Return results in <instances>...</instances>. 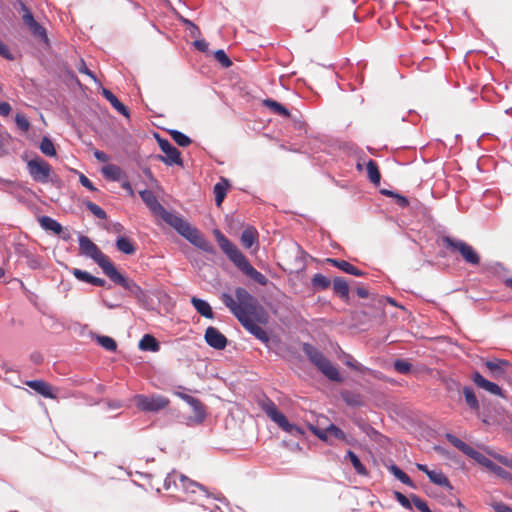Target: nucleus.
<instances>
[{"label": "nucleus", "mask_w": 512, "mask_h": 512, "mask_svg": "<svg viewBox=\"0 0 512 512\" xmlns=\"http://www.w3.org/2000/svg\"><path fill=\"white\" fill-rule=\"evenodd\" d=\"M341 398L349 406H360V405H362L361 396L359 394L353 393V392H351L349 390L341 391Z\"/></svg>", "instance_id": "58836bf2"}, {"label": "nucleus", "mask_w": 512, "mask_h": 512, "mask_svg": "<svg viewBox=\"0 0 512 512\" xmlns=\"http://www.w3.org/2000/svg\"><path fill=\"white\" fill-rule=\"evenodd\" d=\"M310 429L313 432V434L316 435L319 439H321L323 441H327L328 440L327 428L326 429H321V428H318V427H315V426H310Z\"/></svg>", "instance_id": "bf43d9fd"}, {"label": "nucleus", "mask_w": 512, "mask_h": 512, "mask_svg": "<svg viewBox=\"0 0 512 512\" xmlns=\"http://www.w3.org/2000/svg\"><path fill=\"white\" fill-rule=\"evenodd\" d=\"M346 458H348L350 460V462L353 465V467H354L355 471L357 472V474L362 475V476H367L368 475L367 469L361 463L359 457L353 451L349 450L347 452Z\"/></svg>", "instance_id": "e433bc0d"}, {"label": "nucleus", "mask_w": 512, "mask_h": 512, "mask_svg": "<svg viewBox=\"0 0 512 512\" xmlns=\"http://www.w3.org/2000/svg\"><path fill=\"white\" fill-rule=\"evenodd\" d=\"M102 95L105 97L107 101L112 105V107L121 115L128 117L129 110L128 108L118 100V98L108 89H102Z\"/></svg>", "instance_id": "4be33fe9"}, {"label": "nucleus", "mask_w": 512, "mask_h": 512, "mask_svg": "<svg viewBox=\"0 0 512 512\" xmlns=\"http://www.w3.org/2000/svg\"><path fill=\"white\" fill-rule=\"evenodd\" d=\"M156 139L160 149L165 153V156L158 155L157 158L167 165H183L180 151L174 147L167 139L159 137L156 134Z\"/></svg>", "instance_id": "9b49d317"}, {"label": "nucleus", "mask_w": 512, "mask_h": 512, "mask_svg": "<svg viewBox=\"0 0 512 512\" xmlns=\"http://www.w3.org/2000/svg\"><path fill=\"white\" fill-rule=\"evenodd\" d=\"M260 407L265 412L267 417H269L273 422H275L283 431L290 433L294 436L304 434L303 430L300 427L289 423L286 416L278 410L275 403L269 398L263 400L260 403Z\"/></svg>", "instance_id": "39448f33"}, {"label": "nucleus", "mask_w": 512, "mask_h": 512, "mask_svg": "<svg viewBox=\"0 0 512 512\" xmlns=\"http://www.w3.org/2000/svg\"><path fill=\"white\" fill-rule=\"evenodd\" d=\"M136 407L145 412H157L169 405V399L163 396L136 395L134 397Z\"/></svg>", "instance_id": "9d476101"}, {"label": "nucleus", "mask_w": 512, "mask_h": 512, "mask_svg": "<svg viewBox=\"0 0 512 512\" xmlns=\"http://www.w3.org/2000/svg\"><path fill=\"white\" fill-rule=\"evenodd\" d=\"M79 181L87 189H89L91 191H95L96 190V188L94 187L93 183L84 174H80Z\"/></svg>", "instance_id": "69168bd1"}, {"label": "nucleus", "mask_w": 512, "mask_h": 512, "mask_svg": "<svg viewBox=\"0 0 512 512\" xmlns=\"http://www.w3.org/2000/svg\"><path fill=\"white\" fill-rule=\"evenodd\" d=\"M176 395L178 397H180L182 400H184L187 404H196V405H199V399L193 397V396H190L188 394H185V393H180V392H177Z\"/></svg>", "instance_id": "0e129e2a"}, {"label": "nucleus", "mask_w": 512, "mask_h": 512, "mask_svg": "<svg viewBox=\"0 0 512 512\" xmlns=\"http://www.w3.org/2000/svg\"><path fill=\"white\" fill-rule=\"evenodd\" d=\"M443 242L452 253L458 252L466 263L471 265H478L480 263L479 254L468 243L450 236H445Z\"/></svg>", "instance_id": "0eeeda50"}, {"label": "nucleus", "mask_w": 512, "mask_h": 512, "mask_svg": "<svg viewBox=\"0 0 512 512\" xmlns=\"http://www.w3.org/2000/svg\"><path fill=\"white\" fill-rule=\"evenodd\" d=\"M410 498H411V501L414 504V506L421 512H432L430 510V508L428 507L427 503L424 500H422L420 497H418L417 495L412 494L410 496Z\"/></svg>", "instance_id": "09e8293b"}, {"label": "nucleus", "mask_w": 512, "mask_h": 512, "mask_svg": "<svg viewBox=\"0 0 512 512\" xmlns=\"http://www.w3.org/2000/svg\"><path fill=\"white\" fill-rule=\"evenodd\" d=\"M358 426L368 437L373 440L378 441L379 438L382 437V435L376 429L367 423L359 422Z\"/></svg>", "instance_id": "c03bdc74"}, {"label": "nucleus", "mask_w": 512, "mask_h": 512, "mask_svg": "<svg viewBox=\"0 0 512 512\" xmlns=\"http://www.w3.org/2000/svg\"><path fill=\"white\" fill-rule=\"evenodd\" d=\"M179 481L181 488L187 496V501L193 503L204 498H209L210 495L203 485L189 479L184 475H179Z\"/></svg>", "instance_id": "1a4fd4ad"}, {"label": "nucleus", "mask_w": 512, "mask_h": 512, "mask_svg": "<svg viewBox=\"0 0 512 512\" xmlns=\"http://www.w3.org/2000/svg\"><path fill=\"white\" fill-rule=\"evenodd\" d=\"M303 351L309 360L329 379L335 382H342L338 369L330 362L325 355L311 344L305 343Z\"/></svg>", "instance_id": "20e7f679"}, {"label": "nucleus", "mask_w": 512, "mask_h": 512, "mask_svg": "<svg viewBox=\"0 0 512 512\" xmlns=\"http://www.w3.org/2000/svg\"><path fill=\"white\" fill-rule=\"evenodd\" d=\"M26 385L45 398L57 399V394L54 392L55 389L53 386L43 380L27 381Z\"/></svg>", "instance_id": "dca6fc26"}, {"label": "nucleus", "mask_w": 512, "mask_h": 512, "mask_svg": "<svg viewBox=\"0 0 512 512\" xmlns=\"http://www.w3.org/2000/svg\"><path fill=\"white\" fill-rule=\"evenodd\" d=\"M428 478L438 486L452 488L449 479L441 471L432 470L428 473Z\"/></svg>", "instance_id": "f704fd0d"}, {"label": "nucleus", "mask_w": 512, "mask_h": 512, "mask_svg": "<svg viewBox=\"0 0 512 512\" xmlns=\"http://www.w3.org/2000/svg\"><path fill=\"white\" fill-rule=\"evenodd\" d=\"M139 195L155 215H159L161 212H164V207L160 204L157 197L151 190H142L139 192Z\"/></svg>", "instance_id": "a211bd4d"}, {"label": "nucleus", "mask_w": 512, "mask_h": 512, "mask_svg": "<svg viewBox=\"0 0 512 512\" xmlns=\"http://www.w3.org/2000/svg\"><path fill=\"white\" fill-rule=\"evenodd\" d=\"M96 340H97V343L99 345H101L104 349H106L107 351L113 352V351H116V349H117L116 341L109 336H97Z\"/></svg>", "instance_id": "37998d69"}, {"label": "nucleus", "mask_w": 512, "mask_h": 512, "mask_svg": "<svg viewBox=\"0 0 512 512\" xmlns=\"http://www.w3.org/2000/svg\"><path fill=\"white\" fill-rule=\"evenodd\" d=\"M72 274L79 281L86 282V283L92 284L97 287H103L106 283V281L104 279L95 277V276L91 275L90 273H88L87 271H83L78 268H74L72 270Z\"/></svg>", "instance_id": "412c9836"}, {"label": "nucleus", "mask_w": 512, "mask_h": 512, "mask_svg": "<svg viewBox=\"0 0 512 512\" xmlns=\"http://www.w3.org/2000/svg\"><path fill=\"white\" fill-rule=\"evenodd\" d=\"M11 112V106L8 102H0V115L8 116Z\"/></svg>", "instance_id": "338daca9"}, {"label": "nucleus", "mask_w": 512, "mask_h": 512, "mask_svg": "<svg viewBox=\"0 0 512 512\" xmlns=\"http://www.w3.org/2000/svg\"><path fill=\"white\" fill-rule=\"evenodd\" d=\"M258 239V232L253 227H247L241 234V243L246 249L251 248Z\"/></svg>", "instance_id": "c756f323"}, {"label": "nucleus", "mask_w": 512, "mask_h": 512, "mask_svg": "<svg viewBox=\"0 0 512 512\" xmlns=\"http://www.w3.org/2000/svg\"><path fill=\"white\" fill-rule=\"evenodd\" d=\"M190 406L193 409L197 420L203 421L206 416V413H205L204 405L201 403V401L199 400V405L190 404Z\"/></svg>", "instance_id": "5fc2aeb1"}, {"label": "nucleus", "mask_w": 512, "mask_h": 512, "mask_svg": "<svg viewBox=\"0 0 512 512\" xmlns=\"http://www.w3.org/2000/svg\"><path fill=\"white\" fill-rule=\"evenodd\" d=\"M102 173L105 177L118 181L122 176V169L114 164H108L102 168Z\"/></svg>", "instance_id": "c9c22d12"}, {"label": "nucleus", "mask_w": 512, "mask_h": 512, "mask_svg": "<svg viewBox=\"0 0 512 512\" xmlns=\"http://www.w3.org/2000/svg\"><path fill=\"white\" fill-rule=\"evenodd\" d=\"M472 459L475 460L480 465L486 467L489 471H491L497 477H499L505 481H508V482L512 481V474L510 472H508L501 466L495 464L493 461L488 459L482 453L477 451Z\"/></svg>", "instance_id": "ddd939ff"}, {"label": "nucleus", "mask_w": 512, "mask_h": 512, "mask_svg": "<svg viewBox=\"0 0 512 512\" xmlns=\"http://www.w3.org/2000/svg\"><path fill=\"white\" fill-rule=\"evenodd\" d=\"M491 506L495 512H512V508L501 501L493 502Z\"/></svg>", "instance_id": "052dcab7"}, {"label": "nucleus", "mask_w": 512, "mask_h": 512, "mask_svg": "<svg viewBox=\"0 0 512 512\" xmlns=\"http://www.w3.org/2000/svg\"><path fill=\"white\" fill-rule=\"evenodd\" d=\"M446 438L454 447H456L458 450H460L470 458H473L475 453L477 452L473 447L469 446L468 444H466L464 441L454 436L453 434H446Z\"/></svg>", "instance_id": "b1692460"}, {"label": "nucleus", "mask_w": 512, "mask_h": 512, "mask_svg": "<svg viewBox=\"0 0 512 512\" xmlns=\"http://www.w3.org/2000/svg\"><path fill=\"white\" fill-rule=\"evenodd\" d=\"M27 169L32 179L39 183H47L52 174L51 165L45 160L36 157L27 162Z\"/></svg>", "instance_id": "6e6552de"}, {"label": "nucleus", "mask_w": 512, "mask_h": 512, "mask_svg": "<svg viewBox=\"0 0 512 512\" xmlns=\"http://www.w3.org/2000/svg\"><path fill=\"white\" fill-rule=\"evenodd\" d=\"M39 149L44 155L49 156V157H54L57 154L53 142L51 141L50 138H48L46 136L42 138L40 145H39Z\"/></svg>", "instance_id": "ea45409f"}, {"label": "nucleus", "mask_w": 512, "mask_h": 512, "mask_svg": "<svg viewBox=\"0 0 512 512\" xmlns=\"http://www.w3.org/2000/svg\"><path fill=\"white\" fill-rule=\"evenodd\" d=\"M214 57L224 68H229L232 65V61L224 50H217L214 53Z\"/></svg>", "instance_id": "49530a36"}, {"label": "nucleus", "mask_w": 512, "mask_h": 512, "mask_svg": "<svg viewBox=\"0 0 512 512\" xmlns=\"http://www.w3.org/2000/svg\"><path fill=\"white\" fill-rule=\"evenodd\" d=\"M472 380L477 387L493 395L503 396L502 389L496 383L484 378L479 372L476 371L472 374Z\"/></svg>", "instance_id": "f3484780"}, {"label": "nucleus", "mask_w": 512, "mask_h": 512, "mask_svg": "<svg viewBox=\"0 0 512 512\" xmlns=\"http://www.w3.org/2000/svg\"><path fill=\"white\" fill-rule=\"evenodd\" d=\"M204 339L210 347L216 350H223L228 343L226 336L212 326L205 330Z\"/></svg>", "instance_id": "4468645a"}, {"label": "nucleus", "mask_w": 512, "mask_h": 512, "mask_svg": "<svg viewBox=\"0 0 512 512\" xmlns=\"http://www.w3.org/2000/svg\"><path fill=\"white\" fill-rule=\"evenodd\" d=\"M15 122L19 129H21L24 132H27L30 129V122L23 114H16Z\"/></svg>", "instance_id": "603ef678"}, {"label": "nucleus", "mask_w": 512, "mask_h": 512, "mask_svg": "<svg viewBox=\"0 0 512 512\" xmlns=\"http://www.w3.org/2000/svg\"><path fill=\"white\" fill-rule=\"evenodd\" d=\"M235 298L236 300L231 294L226 292L220 295L222 303L230 310L241 325L263 344L268 345L270 342L268 333L251 318V316H257L258 321L266 320H262L259 317L258 311L263 312V309L259 306L257 299L242 287L235 289Z\"/></svg>", "instance_id": "f257e3e1"}, {"label": "nucleus", "mask_w": 512, "mask_h": 512, "mask_svg": "<svg viewBox=\"0 0 512 512\" xmlns=\"http://www.w3.org/2000/svg\"><path fill=\"white\" fill-rule=\"evenodd\" d=\"M191 303L195 310L203 317L212 319L214 317L212 308L208 302L197 297L191 298Z\"/></svg>", "instance_id": "393cba45"}, {"label": "nucleus", "mask_w": 512, "mask_h": 512, "mask_svg": "<svg viewBox=\"0 0 512 512\" xmlns=\"http://www.w3.org/2000/svg\"><path fill=\"white\" fill-rule=\"evenodd\" d=\"M489 375L494 380L505 379L507 376V368L510 366L508 361L501 359L489 360L484 363Z\"/></svg>", "instance_id": "2eb2a0df"}, {"label": "nucleus", "mask_w": 512, "mask_h": 512, "mask_svg": "<svg viewBox=\"0 0 512 512\" xmlns=\"http://www.w3.org/2000/svg\"><path fill=\"white\" fill-rule=\"evenodd\" d=\"M333 289L342 299L348 300L349 296V285L347 281L342 277H335L333 279Z\"/></svg>", "instance_id": "7c9ffc66"}, {"label": "nucleus", "mask_w": 512, "mask_h": 512, "mask_svg": "<svg viewBox=\"0 0 512 512\" xmlns=\"http://www.w3.org/2000/svg\"><path fill=\"white\" fill-rule=\"evenodd\" d=\"M311 282L315 288H318L321 290H325V289L329 288L331 285L330 279L320 273L315 274L313 276Z\"/></svg>", "instance_id": "a19ab883"}, {"label": "nucleus", "mask_w": 512, "mask_h": 512, "mask_svg": "<svg viewBox=\"0 0 512 512\" xmlns=\"http://www.w3.org/2000/svg\"><path fill=\"white\" fill-rule=\"evenodd\" d=\"M18 4H19V12L22 15L23 23H26L28 21H32L34 16H33L32 12L30 11V9L27 7V5L24 2L20 1V0L18 1Z\"/></svg>", "instance_id": "de8ad7c7"}, {"label": "nucleus", "mask_w": 512, "mask_h": 512, "mask_svg": "<svg viewBox=\"0 0 512 512\" xmlns=\"http://www.w3.org/2000/svg\"><path fill=\"white\" fill-rule=\"evenodd\" d=\"M194 46L201 52H206L208 50V43L205 40H196L194 42Z\"/></svg>", "instance_id": "774afa93"}, {"label": "nucleus", "mask_w": 512, "mask_h": 512, "mask_svg": "<svg viewBox=\"0 0 512 512\" xmlns=\"http://www.w3.org/2000/svg\"><path fill=\"white\" fill-rule=\"evenodd\" d=\"M0 56L10 61L14 60V55L11 53L8 45L2 41H0Z\"/></svg>", "instance_id": "13d9d810"}, {"label": "nucleus", "mask_w": 512, "mask_h": 512, "mask_svg": "<svg viewBox=\"0 0 512 512\" xmlns=\"http://www.w3.org/2000/svg\"><path fill=\"white\" fill-rule=\"evenodd\" d=\"M446 438L454 447H456L458 450H460L470 458H473L475 453L477 452L473 447L469 446L468 444H466L464 441L454 436L453 434H446Z\"/></svg>", "instance_id": "5701e85b"}, {"label": "nucleus", "mask_w": 512, "mask_h": 512, "mask_svg": "<svg viewBox=\"0 0 512 512\" xmlns=\"http://www.w3.org/2000/svg\"><path fill=\"white\" fill-rule=\"evenodd\" d=\"M138 347L142 351L158 352L160 344L154 336L145 334L139 341Z\"/></svg>", "instance_id": "cd10ccee"}, {"label": "nucleus", "mask_w": 512, "mask_h": 512, "mask_svg": "<svg viewBox=\"0 0 512 512\" xmlns=\"http://www.w3.org/2000/svg\"><path fill=\"white\" fill-rule=\"evenodd\" d=\"M106 275L110 278L111 281L129 291L135 297H140L143 295L142 288L134 280L128 279L120 272H118L115 266L107 271Z\"/></svg>", "instance_id": "f8f14e48"}, {"label": "nucleus", "mask_w": 512, "mask_h": 512, "mask_svg": "<svg viewBox=\"0 0 512 512\" xmlns=\"http://www.w3.org/2000/svg\"><path fill=\"white\" fill-rule=\"evenodd\" d=\"M388 470L403 484H406L410 487L414 486L411 478L405 472H403L397 465L391 464L390 466H388Z\"/></svg>", "instance_id": "4c0bfd02"}, {"label": "nucleus", "mask_w": 512, "mask_h": 512, "mask_svg": "<svg viewBox=\"0 0 512 512\" xmlns=\"http://www.w3.org/2000/svg\"><path fill=\"white\" fill-rule=\"evenodd\" d=\"M24 24L27 26V28L29 29L31 34L36 39H38L39 41H41L42 43H44L46 45L49 44V38L47 36V31L44 26H42L40 23H38L34 18L32 19V21H28Z\"/></svg>", "instance_id": "aec40b11"}, {"label": "nucleus", "mask_w": 512, "mask_h": 512, "mask_svg": "<svg viewBox=\"0 0 512 512\" xmlns=\"http://www.w3.org/2000/svg\"><path fill=\"white\" fill-rule=\"evenodd\" d=\"M368 179L375 185L380 183L381 175L377 163L369 160L366 165Z\"/></svg>", "instance_id": "72a5a7b5"}, {"label": "nucleus", "mask_w": 512, "mask_h": 512, "mask_svg": "<svg viewBox=\"0 0 512 512\" xmlns=\"http://www.w3.org/2000/svg\"><path fill=\"white\" fill-rule=\"evenodd\" d=\"M326 261L330 263L332 266L340 269L341 271L351 274L353 276H363L364 272L358 269L356 266L352 265L346 260H340V259H333V258H327Z\"/></svg>", "instance_id": "6ab92c4d"}, {"label": "nucleus", "mask_w": 512, "mask_h": 512, "mask_svg": "<svg viewBox=\"0 0 512 512\" xmlns=\"http://www.w3.org/2000/svg\"><path fill=\"white\" fill-rule=\"evenodd\" d=\"M263 104L265 107L269 108L273 113L283 116V117H290L289 110L284 107L281 103L273 100V99H265L263 101Z\"/></svg>", "instance_id": "2f4dec72"}, {"label": "nucleus", "mask_w": 512, "mask_h": 512, "mask_svg": "<svg viewBox=\"0 0 512 512\" xmlns=\"http://www.w3.org/2000/svg\"><path fill=\"white\" fill-rule=\"evenodd\" d=\"M495 460H497L499 463H501L502 465L512 469V458H508L507 456H504V455H501V454H497V453H493V452H488Z\"/></svg>", "instance_id": "6e6d98bb"}, {"label": "nucleus", "mask_w": 512, "mask_h": 512, "mask_svg": "<svg viewBox=\"0 0 512 512\" xmlns=\"http://www.w3.org/2000/svg\"><path fill=\"white\" fill-rule=\"evenodd\" d=\"M77 70L79 73L85 74V75L89 76L91 79H93L94 81H97L96 76L90 69H88V67L83 59H80L79 64L77 66Z\"/></svg>", "instance_id": "4d7b16f0"}, {"label": "nucleus", "mask_w": 512, "mask_h": 512, "mask_svg": "<svg viewBox=\"0 0 512 512\" xmlns=\"http://www.w3.org/2000/svg\"><path fill=\"white\" fill-rule=\"evenodd\" d=\"M229 187L230 184L226 178H221V180L214 185L213 191L215 194V202L217 206H220L224 201Z\"/></svg>", "instance_id": "bb28decb"}, {"label": "nucleus", "mask_w": 512, "mask_h": 512, "mask_svg": "<svg viewBox=\"0 0 512 512\" xmlns=\"http://www.w3.org/2000/svg\"><path fill=\"white\" fill-rule=\"evenodd\" d=\"M170 136L172 139L181 147H187L191 144V139L185 135L184 133L177 131V130H171Z\"/></svg>", "instance_id": "79ce46f5"}, {"label": "nucleus", "mask_w": 512, "mask_h": 512, "mask_svg": "<svg viewBox=\"0 0 512 512\" xmlns=\"http://www.w3.org/2000/svg\"><path fill=\"white\" fill-rule=\"evenodd\" d=\"M462 393L464 396V400L467 406L475 413H478L480 410V404L474 392V389L470 386H464L462 388Z\"/></svg>", "instance_id": "a878e982"}, {"label": "nucleus", "mask_w": 512, "mask_h": 512, "mask_svg": "<svg viewBox=\"0 0 512 512\" xmlns=\"http://www.w3.org/2000/svg\"><path fill=\"white\" fill-rule=\"evenodd\" d=\"M395 499L399 502L401 506H403L406 509H412V501L408 497H406L404 494H402L399 491L394 492Z\"/></svg>", "instance_id": "864d4df0"}, {"label": "nucleus", "mask_w": 512, "mask_h": 512, "mask_svg": "<svg viewBox=\"0 0 512 512\" xmlns=\"http://www.w3.org/2000/svg\"><path fill=\"white\" fill-rule=\"evenodd\" d=\"M39 223L42 228L45 230H50L54 232L55 234H60L62 232V226L59 222L54 220L53 218L49 216H42L39 218Z\"/></svg>", "instance_id": "473e14b6"}, {"label": "nucleus", "mask_w": 512, "mask_h": 512, "mask_svg": "<svg viewBox=\"0 0 512 512\" xmlns=\"http://www.w3.org/2000/svg\"><path fill=\"white\" fill-rule=\"evenodd\" d=\"M158 216H160L163 221L173 227L182 237L197 248L205 251L206 253H215L213 245L201 234V232L197 228L191 226L179 215L169 212L164 208V212H161Z\"/></svg>", "instance_id": "7ed1b4c3"}, {"label": "nucleus", "mask_w": 512, "mask_h": 512, "mask_svg": "<svg viewBox=\"0 0 512 512\" xmlns=\"http://www.w3.org/2000/svg\"><path fill=\"white\" fill-rule=\"evenodd\" d=\"M116 248L119 252L124 253L126 255H132L136 252L135 243L124 236H120L116 240Z\"/></svg>", "instance_id": "c85d7f7f"}, {"label": "nucleus", "mask_w": 512, "mask_h": 512, "mask_svg": "<svg viewBox=\"0 0 512 512\" xmlns=\"http://www.w3.org/2000/svg\"><path fill=\"white\" fill-rule=\"evenodd\" d=\"M215 238L226 256L248 277L260 285H267L268 279L257 271L248 261L246 256L219 230L214 231Z\"/></svg>", "instance_id": "f03ea898"}, {"label": "nucleus", "mask_w": 512, "mask_h": 512, "mask_svg": "<svg viewBox=\"0 0 512 512\" xmlns=\"http://www.w3.org/2000/svg\"><path fill=\"white\" fill-rule=\"evenodd\" d=\"M86 207L87 209L97 218L99 219H106L107 218V214L106 212L97 204L91 202V201H87L86 202Z\"/></svg>", "instance_id": "a18cd8bd"}, {"label": "nucleus", "mask_w": 512, "mask_h": 512, "mask_svg": "<svg viewBox=\"0 0 512 512\" xmlns=\"http://www.w3.org/2000/svg\"><path fill=\"white\" fill-rule=\"evenodd\" d=\"M412 365L406 360H396L394 368L398 373L407 374L411 371Z\"/></svg>", "instance_id": "8fccbe9b"}, {"label": "nucleus", "mask_w": 512, "mask_h": 512, "mask_svg": "<svg viewBox=\"0 0 512 512\" xmlns=\"http://www.w3.org/2000/svg\"><path fill=\"white\" fill-rule=\"evenodd\" d=\"M176 395L178 397H180L182 400H184L187 404H196V405H199V399L193 397V396H190L188 394H185V393H180V392H177Z\"/></svg>", "instance_id": "680f3d73"}, {"label": "nucleus", "mask_w": 512, "mask_h": 512, "mask_svg": "<svg viewBox=\"0 0 512 512\" xmlns=\"http://www.w3.org/2000/svg\"><path fill=\"white\" fill-rule=\"evenodd\" d=\"M176 395L178 397H180L182 400H184L187 404H196V405H199V399L193 397V396H190L188 394H185V393H180V392H177Z\"/></svg>", "instance_id": "e2e57ef3"}, {"label": "nucleus", "mask_w": 512, "mask_h": 512, "mask_svg": "<svg viewBox=\"0 0 512 512\" xmlns=\"http://www.w3.org/2000/svg\"><path fill=\"white\" fill-rule=\"evenodd\" d=\"M79 250L80 254L93 259L102 268L105 274L114 266L108 256H106L87 236L82 235L79 237Z\"/></svg>", "instance_id": "423d86ee"}, {"label": "nucleus", "mask_w": 512, "mask_h": 512, "mask_svg": "<svg viewBox=\"0 0 512 512\" xmlns=\"http://www.w3.org/2000/svg\"><path fill=\"white\" fill-rule=\"evenodd\" d=\"M327 431H328V435L330 434L331 436L335 437L336 439H339V440H342V441L346 440L345 433L339 427H337L334 424H330L327 427Z\"/></svg>", "instance_id": "3c124183"}]
</instances>
